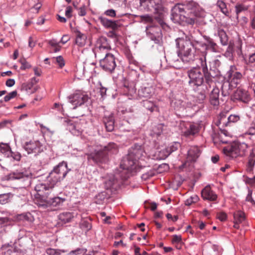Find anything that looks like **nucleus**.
Segmentation results:
<instances>
[{
  "mask_svg": "<svg viewBox=\"0 0 255 255\" xmlns=\"http://www.w3.org/2000/svg\"><path fill=\"white\" fill-rule=\"evenodd\" d=\"M203 11L199 4L193 0L176 3L171 9V19L175 23L193 25Z\"/></svg>",
  "mask_w": 255,
  "mask_h": 255,
  "instance_id": "obj_1",
  "label": "nucleus"
},
{
  "mask_svg": "<svg viewBox=\"0 0 255 255\" xmlns=\"http://www.w3.org/2000/svg\"><path fill=\"white\" fill-rule=\"evenodd\" d=\"M54 187L39 183L35 186L37 193L35 195L34 202L39 207L45 209L50 206H59L65 201V199L54 197L52 193Z\"/></svg>",
  "mask_w": 255,
  "mask_h": 255,
  "instance_id": "obj_2",
  "label": "nucleus"
},
{
  "mask_svg": "<svg viewBox=\"0 0 255 255\" xmlns=\"http://www.w3.org/2000/svg\"><path fill=\"white\" fill-rule=\"evenodd\" d=\"M202 70L199 66L192 67L188 70L187 75L189 78L188 84L194 90L198 87H205L206 90L211 87L213 83V79L216 77V75L212 74L211 68L209 69V78L206 77L205 73L202 72Z\"/></svg>",
  "mask_w": 255,
  "mask_h": 255,
  "instance_id": "obj_3",
  "label": "nucleus"
},
{
  "mask_svg": "<svg viewBox=\"0 0 255 255\" xmlns=\"http://www.w3.org/2000/svg\"><path fill=\"white\" fill-rule=\"evenodd\" d=\"M191 34L185 35V37H179L176 39V45L178 48V56L184 63H191L195 60V44L192 42Z\"/></svg>",
  "mask_w": 255,
  "mask_h": 255,
  "instance_id": "obj_4",
  "label": "nucleus"
},
{
  "mask_svg": "<svg viewBox=\"0 0 255 255\" xmlns=\"http://www.w3.org/2000/svg\"><path fill=\"white\" fill-rule=\"evenodd\" d=\"M140 2L145 10L153 13L154 19L161 26L165 24L164 22L165 9L162 0H140Z\"/></svg>",
  "mask_w": 255,
  "mask_h": 255,
  "instance_id": "obj_5",
  "label": "nucleus"
},
{
  "mask_svg": "<svg viewBox=\"0 0 255 255\" xmlns=\"http://www.w3.org/2000/svg\"><path fill=\"white\" fill-rule=\"evenodd\" d=\"M71 171V169L68 167L67 162L63 161L60 162L49 173L46 184L54 187L56 183L63 180Z\"/></svg>",
  "mask_w": 255,
  "mask_h": 255,
  "instance_id": "obj_6",
  "label": "nucleus"
},
{
  "mask_svg": "<svg viewBox=\"0 0 255 255\" xmlns=\"http://www.w3.org/2000/svg\"><path fill=\"white\" fill-rule=\"evenodd\" d=\"M249 145L245 142H234L230 146L225 147L224 151L227 155L232 157L244 156L247 152Z\"/></svg>",
  "mask_w": 255,
  "mask_h": 255,
  "instance_id": "obj_7",
  "label": "nucleus"
},
{
  "mask_svg": "<svg viewBox=\"0 0 255 255\" xmlns=\"http://www.w3.org/2000/svg\"><path fill=\"white\" fill-rule=\"evenodd\" d=\"M136 162L135 159L130 157L128 154L123 158L120 164V168L122 171L119 173L123 180H126L129 177L130 173L128 171L134 168Z\"/></svg>",
  "mask_w": 255,
  "mask_h": 255,
  "instance_id": "obj_8",
  "label": "nucleus"
},
{
  "mask_svg": "<svg viewBox=\"0 0 255 255\" xmlns=\"http://www.w3.org/2000/svg\"><path fill=\"white\" fill-rule=\"evenodd\" d=\"M98 20L104 27L112 29L108 33L109 37L112 38H118V35L116 31L122 26L119 20H110L103 15L100 16L98 17Z\"/></svg>",
  "mask_w": 255,
  "mask_h": 255,
  "instance_id": "obj_9",
  "label": "nucleus"
},
{
  "mask_svg": "<svg viewBox=\"0 0 255 255\" xmlns=\"http://www.w3.org/2000/svg\"><path fill=\"white\" fill-rule=\"evenodd\" d=\"M105 55V57L100 60V66L105 71L112 73L117 66L116 58L113 54L109 53H106Z\"/></svg>",
  "mask_w": 255,
  "mask_h": 255,
  "instance_id": "obj_10",
  "label": "nucleus"
},
{
  "mask_svg": "<svg viewBox=\"0 0 255 255\" xmlns=\"http://www.w3.org/2000/svg\"><path fill=\"white\" fill-rule=\"evenodd\" d=\"M181 132L186 137H191L197 135L201 128V126L198 123H186L181 125Z\"/></svg>",
  "mask_w": 255,
  "mask_h": 255,
  "instance_id": "obj_11",
  "label": "nucleus"
},
{
  "mask_svg": "<svg viewBox=\"0 0 255 255\" xmlns=\"http://www.w3.org/2000/svg\"><path fill=\"white\" fill-rule=\"evenodd\" d=\"M32 174L29 171H15L7 176L8 180H21L24 183V185L28 186L31 184Z\"/></svg>",
  "mask_w": 255,
  "mask_h": 255,
  "instance_id": "obj_12",
  "label": "nucleus"
},
{
  "mask_svg": "<svg viewBox=\"0 0 255 255\" xmlns=\"http://www.w3.org/2000/svg\"><path fill=\"white\" fill-rule=\"evenodd\" d=\"M96 46L95 56L96 57L100 58L102 53L106 54V53H108V51L111 49L110 44L107 38L104 36H101L97 39Z\"/></svg>",
  "mask_w": 255,
  "mask_h": 255,
  "instance_id": "obj_13",
  "label": "nucleus"
},
{
  "mask_svg": "<svg viewBox=\"0 0 255 255\" xmlns=\"http://www.w3.org/2000/svg\"><path fill=\"white\" fill-rule=\"evenodd\" d=\"M23 148L28 154H38L43 151V145L39 140H30L25 142L22 145Z\"/></svg>",
  "mask_w": 255,
  "mask_h": 255,
  "instance_id": "obj_14",
  "label": "nucleus"
},
{
  "mask_svg": "<svg viewBox=\"0 0 255 255\" xmlns=\"http://www.w3.org/2000/svg\"><path fill=\"white\" fill-rule=\"evenodd\" d=\"M147 36L156 44L160 43L162 39L161 29L160 26L149 25L146 28Z\"/></svg>",
  "mask_w": 255,
  "mask_h": 255,
  "instance_id": "obj_15",
  "label": "nucleus"
},
{
  "mask_svg": "<svg viewBox=\"0 0 255 255\" xmlns=\"http://www.w3.org/2000/svg\"><path fill=\"white\" fill-rule=\"evenodd\" d=\"M89 99L87 95L81 92H78L69 97V102L73 106V109L87 102Z\"/></svg>",
  "mask_w": 255,
  "mask_h": 255,
  "instance_id": "obj_16",
  "label": "nucleus"
},
{
  "mask_svg": "<svg viewBox=\"0 0 255 255\" xmlns=\"http://www.w3.org/2000/svg\"><path fill=\"white\" fill-rule=\"evenodd\" d=\"M87 159L89 161L93 160L96 163L106 162L108 160V155L103 150H95L90 153H88Z\"/></svg>",
  "mask_w": 255,
  "mask_h": 255,
  "instance_id": "obj_17",
  "label": "nucleus"
},
{
  "mask_svg": "<svg viewBox=\"0 0 255 255\" xmlns=\"http://www.w3.org/2000/svg\"><path fill=\"white\" fill-rule=\"evenodd\" d=\"M243 75L241 73L235 71V67L231 66L230 69L226 74V78L230 80L233 87H236L240 83Z\"/></svg>",
  "mask_w": 255,
  "mask_h": 255,
  "instance_id": "obj_18",
  "label": "nucleus"
},
{
  "mask_svg": "<svg viewBox=\"0 0 255 255\" xmlns=\"http://www.w3.org/2000/svg\"><path fill=\"white\" fill-rule=\"evenodd\" d=\"M232 99L234 101H239L247 104L251 101V97L248 91L242 89H238L234 93Z\"/></svg>",
  "mask_w": 255,
  "mask_h": 255,
  "instance_id": "obj_19",
  "label": "nucleus"
},
{
  "mask_svg": "<svg viewBox=\"0 0 255 255\" xmlns=\"http://www.w3.org/2000/svg\"><path fill=\"white\" fill-rule=\"evenodd\" d=\"M103 123L104 124L107 131H112L114 129L115 124V120L113 114L112 113L109 114H105L103 118Z\"/></svg>",
  "mask_w": 255,
  "mask_h": 255,
  "instance_id": "obj_20",
  "label": "nucleus"
},
{
  "mask_svg": "<svg viewBox=\"0 0 255 255\" xmlns=\"http://www.w3.org/2000/svg\"><path fill=\"white\" fill-rule=\"evenodd\" d=\"M144 152L141 146L139 145H134V147H131L128 151V154L132 158H134L136 161L143 156Z\"/></svg>",
  "mask_w": 255,
  "mask_h": 255,
  "instance_id": "obj_21",
  "label": "nucleus"
},
{
  "mask_svg": "<svg viewBox=\"0 0 255 255\" xmlns=\"http://www.w3.org/2000/svg\"><path fill=\"white\" fill-rule=\"evenodd\" d=\"M255 167V148H253L247 158L246 170L249 173H253Z\"/></svg>",
  "mask_w": 255,
  "mask_h": 255,
  "instance_id": "obj_22",
  "label": "nucleus"
},
{
  "mask_svg": "<svg viewBox=\"0 0 255 255\" xmlns=\"http://www.w3.org/2000/svg\"><path fill=\"white\" fill-rule=\"evenodd\" d=\"M201 196L204 200L215 201L217 195L211 190L210 186H206L201 192Z\"/></svg>",
  "mask_w": 255,
  "mask_h": 255,
  "instance_id": "obj_23",
  "label": "nucleus"
},
{
  "mask_svg": "<svg viewBox=\"0 0 255 255\" xmlns=\"http://www.w3.org/2000/svg\"><path fill=\"white\" fill-rule=\"evenodd\" d=\"M219 93V88L217 87H215L213 88L210 95V104L216 108L218 107L220 104Z\"/></svg>",
  "mask_w": 255,
  "mask_h": 255,
  "instance_id": "obj_24",
  "label": "nucleus"
},
{
  "mask_svg": "<svg viewBox=\"0 0 255 255\" xmlns=\"http://www.w3.org/2000/svg\"><path fill=\"white\" fill-rule=\"evenodd\" d=\"M200 154V150L198 147H191L188 152L187 159L191 162H195Z\"/></svg>",
  "mask_w": 255,
  "mask_h": 255,
  "instance_id": "obj_25",
  "label": "nucleus"
},
{
  "mask_svg": "<svg viewBox=\"0 0 255 255\" xmlns=\"http://www.w3.org/2000/svg\"><path fill=\"white\" fill-rule=\"evenodd\" d=\"M235 87L232 86V84L228 79H227V80L223 81L221 87L222 96L226 97L229 95L232 88Z\"/></svg>",
  "mask_w": 255,
  "mask_h": 255,
  "instance_id": "obj_26",
  "label": "nucleus"
},
{
  "mask_svg": "<svg viewBox=\"0 0 255 255\" xmlns=\"http://www.w3.org/2000/svg\"><path fill=\"white\" fill-rule=\"evenodd\" d=\"M174 151L171 147L170 148H164L160 150L157 151L154 156L156 159L163 160L167 158L171 153Z\"/></svg>",
  "mask_w": 255,
  "mask_h": 255,
  "instance_id": "obj_27",
  "label": "nucleus"
},
{
  "mask_svg": "<svg viewBox=\"0 0 255 255\" xmlns=\"http://www.w3.org/2000/svg\"><path fill=\"white\" fill-rule=\"evenodd\" d=\"M221 57V56H218L213 59L212 61L210 62V69L211 68V72L212 74L216 75V77L220 73L218 68L221 66V62L219 58Z\"/></svg>",
  "mask_w": 255,
  "mask_h": 255,
  "instance_id": "obj_28",
  "label": "nucleus"
},
{
  "mask_svg": "<svg viewBox=\"0 0 255 255\" xmlns=\"http://www.w3.org/2000/svg\"><path fill=\"white\" fill-rule=\"evenodd\" d=\"M153 93V89L151 87H141L138 90V95L140 98H149Z\"/></svg>",
  "mask_w": 255,
  "mask_h": 255,
  "instance_id": "obj_29",
  "label": "nucleus"
},
{
  "mask_svg": "<svg viewBox=\"0 0 255 255\" xmlns=\"http://www.w3.org/2000/svg\"><path fill=\"white\" fill-rule=\"evenodd\" d=\"M219 247L215 245L205 246L203 252L205 255H219Z\"/></svg>",
  "mask_w": 255,
  "mask_h": 255,
  "instance_id": "obj_30",
  "label": "nucleus"
},
{
  "mask_svg": "<svg viewBox=\"0 0 255 255\" xmlns=\"http://www.w3.org/2000/svg\"><path fill=\"white\" fill-rule=\"evenodd\" d=\"M76 34L75 43L80 47L84 46L86 42L87 36L78 30H74Z\"/></svg>",
  "mask_w": 255,
  "mask_h": 255,
  "instance_id": "obj_31",
  "label": "nucleus"
},
{
  "mask_svg": "<svg viewBox=\"0 0 255 255\" xmlns=\"http://www.w3.org/2000/svg\"><path fill=\"white\" fill-rule=\"evenodd\" d=\"M207 55V52L205 51L203 53V55L202 56L199 57V60L200 61V63L201 64V69L202 70V72L203 73H205V74L206 75V77L208 78H209V74H210L209 73V70L208 68L207 65V62H206V56Z\"/></svg>",
  "mask_w": 255,
  "mask_h": 255,
  "instance_id": "obj_32",
  "label": "nucleus"
},
{
  "mask_svg": "<svg viewBox=\"0 0 255 255\" xmlns=\"http://www.w3.org/2000/svg\"><path fill=\"white\" fill-rule=\"evenodd\" d=\"M74 218V215L72 213L70 212H63L59 214L58 216V219L59 220V223L63 225L69 223Z\"/></svg>",
  "mask_w": 255,
  "mask_h": 255,
  "instance_id": "obj_33",
  "label": "nucleus"
},
{
  "mask_svg": "<svg viewBox=\"0 0 255 255\" xmlns=\"http://www.w3.org/2000/svg\"><path fill=\"white\" fill-rule=\"evenodd\" d=\"M206 39L207 43H205V45H204L203 48L206 50H211L213 52H216L218 49L217 44L210 37H206Z\"/></svg>",
  "mask_w": 255,
  "mask_h": 255,
  "instance_id": "obj_34",
  "label": "nucleus"
},
{
  "mask_svg": "<svg viewBox=\"0 0 255 255\" xmlns=\"http://www.w3.org/2000/svg\"><path fill=\"white\" fill-rule=\"evenodd\" d=\"M103 151H105L107 153L115 154L118 151V147L117 145L114 142H110L107 146L104 147Z\"/></svg>",
  "mask_w": 255,
  "mask_h": 255,
  "instance_id": "obj_35",
  "label": "nucleus"
},
{
  "mask_svg": "<svg viewBox=\"0 0 255 255\" xmlns=\"http://www.w3.org/2000/svg\"><path fill=\"white\" fill-rule=\"evenodd\" d=\"M240 119V117L237 115H231L228 118V121L227 122H223V119L221 120V122H223V125L226 127L231 126L232 124H234L238 122Z\"/></svg>",
  "mask_w": 255,
  "mask_h": 255,
  "instance_id": "obj_36",
  "label": "nucleus"
},
{
  "mask_svg": "<svg viewBox=\"0 0 255 255\" xmlns=\"http://www.w3.org/2000/svg\"><path fill=\"white\" fill-rule=\"evenodd\" d=\"M142 106L150 112H152L157 109L155 104L150 101L143 100L141 102Z\"/></svg>",
  "mask_w": 255,
  "mask_h": 255,
  "instance_id": "obj_37",
  "label": "nucleus"
},
{
  "mask_svg": "<svg viewBox=\"0 0 255 255\" xmlns=\"http://www.w3.org/2000/svg\"><path fill=\"white\" fill-rule=\"evenodd\" d=\"M10 150L11 148L9 144L0 142V151L4 156L8 157Z\"/></svg>",
  "mask_w": 255,
  "mask_h": 255,
  "instance_id": "obj_38",
  "label": "nucleus"
},
{
  "mask_svg": "<svg viewBox=\"0 0 255 255\" xmlns=\"http://www.w3.org/2000/svg\"><path fill=\"white\" fill-rule=\"evenodd\" d=\"M216 4L223 13L227 16L229 15V11L227 7V4L224 1L221 0H218Z\"/></svg>",
  "mask_w": 255,
  "mask_h": 255,
  "instance_id": "obj_39",
  "label": "nucleus"
},
{
  "mask_svg": "<svg viewBox=\"0 0 255 255\" xmlns=\"http://www.w3.org/2000/svg\"><path fill=\"white\" fill-rule=\"evenodd\" d=\"M162 131L163 125L158 124L153 127L150 134L152 136H158L162 133Z\"/></svg>",
  "mask_w": 255,
  "mask_h": 255,
  "instance_id": "obj_40",
  "label": "nucleus"
},
{
  "mask_svg": "<svg viewBox=\"0 0 255 255\" xmlns=\"http://www.w3.org/2000/svg\"><path fill=\"white\" fill-rule=\"evenodd\" d=\"M206 90L205 87H202V91L200 92H198L196 94L195 97L196 98V101L200 103H202L206 98V91H208Z\"/></svg>",
  "mask_w": 255,
  "mask_h": 255,
  "instance_id": "obj_41",
  "label": "nucleus"
},
{
  "mask_svg": "<svg viewBox=\"0 0 255 255\" xmlns=\"http://www.w3.org/2000/svg\"><path fill=\"white\" fill-rule=\"evenodd\" d=\"M218 33L221 44L223 45H227L228 44V38L225 31L224 30L220 29L218 30Z\"/></svg>",
  "mask_w": 255,
  "mask_h": 255,
  "instance_id": "obj_42",
  "label": "nucleus"
},
{
  "mask_svg": "<svg viewBox=\"0 0 255 255\" xmlns=\"http://www.w3.org/2000/svg\"><path fill=\"white\" fill-rule=\"evenodd\" d=\"M234 218L237 223H241L245 219V213L241 211H238L234 214Z\"/></svg>",
  "mask_w": 255,
  "mask_h": 255,
  "instance_id": "obj_43",
  "label": "nucleus"
},
{
  "mask_svg": "<svg viewBox=\"0 0 255 255\" xmlns=\"http://www.w3.org/2000/svg\"><path fill=\"white\" fill-rule=\"evenodd\" d=\"M248 6L242 3H238L235 6L236 12L237 14V18H238L239 14L243 12L247 11L248 9Z\"/></svg>",
  "mask_w": 255,
  "mask_h": 255,
  "instance_id": "obj_44",
  "label": "nucleus"
},
{
  "mask_svg": "<svg viewBox=\"0 0 255 255\" xmlns=\"http://www.w3.org/2000/svg\"><path fill=\"white\" fill-rule=\"evenodd\" d=\"M173 104L175 109L177 110H182L184 109L185 102L181 100H175Z\"/></svg>",
  "mask_w": 255,
  "mask_h": 255,
  "instance_id": "obj_45",
  "label": "nucleus"
},
{
  "mask_svg": "<svg viewBox=\"0 0 255 255\" xmlns=\"http://www.w3.org/2000/svg\"><path fill=\"white\" fill-rule=\"evenodd\" d=\"M117 178L118 177H116V179L114 177L111 178L109 180L105 182V186L107 189L115 188V185L118 182Z\"/></svg>",
  "mask_w": 255,
  "mask_h": 255,
  "instance_id": "obj_46",
  "label": "nucleus"
},
{
  "mask_svg": "<svg viewBox=\"0 0 255 255\" xmlns=\"http://www.w3.org/2000/svg\"><path fill=\"white\" fill-rule=\"evenodd\" d=\"M140 19L142 22H149L152 23L153 22L154 17L153 18L152 16L149 14H144L140 15Z\"/></svg>",
  "mask_w": 255,
  "mask_h": 255,
  "instance_id": "obj_47",
  "label": "nucleus"
},
{
  "mask_svg": "<svg viewBox=\"0 0 255 255\" xmlns=\"http://www.w3.org/2000/svg\"><path fill=\"white\" fill-rule=\"evenodd\" d=\"M11 157L14 160H16L17 161H19L21 158V154L17 151H12L11 150L10 151L9 154H8V157Z\"/></svg>",
  "mask_w": 255,
  "mask_h": 255,
  "instance_id": "obj_48",
  "label": "nucleus"
},
{
  "mask_svg": "<svg viewBox=\"0 0 255 255\" xmlns=\"http://www.w3.org/2000/svg\"><path fill=\"white\" fill-rule=\"evenodd\" d=\"M245 134L249 135H255V117Z\"/></svg>",
  "mask_w": 255,
  "mask_h": 255,
  "instance_id": "obj_49",
  "label": "nucleus"
},
{
  "mask_svg": "<svg viewBox=\"0 0 255 255\" xmlns=\"http://www.w3.org/2000/svg\"><path fill=\"white\" fill-rule=\"evenodd\" d=\"M10 196V193L0 194V204L3 205L8 203Z\"/></svg>",
  "mask_w": 255,
  "mask_h": 255,
  "instance_id": "obj_50",
  "label": "nucleus"
},
{
  "mask_svg": "<svg viewBox=\"0 0 255 255\" xmlns=\"http://www.w3.org/2000/svg\"><path fill=\"white\" fill-rule=\"evenodd\" d=\"M62 251L59 249H54L52 248H48L46 250V253L48 255H60Z\"/></svg>",
  "mask_w": 255,
  "mask_h": 255,
  "instance_id": "obj_51",
  "label": "nucleus"
},
{
  "mask_svg": "<svg viewBox=\"0 0 255 255\" xmlns=\"http://www.w3.org/2000/svg\"><path fill=\"white\" fill-rule=\"evenodd\" d=\"M17 95L16 91H13L9 93L4 97V101L7 102L11 99L15 98Z\"/></svg>",
  "mask_w": 255,
  "mask_h": 255,
  "instance_id": "obj_52",
  "label": "nucleus"
},
{
  "mask_svg": "<svg viewBox=\"0 0 255 255\" xmlns=\"http://www.w3.org/2000/svg\"><path fill=\"white\" fill-rule=\"evenodd\" d=\"M80 227L82 229H85L87 231H88L91 229L92 225L89 221L87 220H84L81 223Z\"/></svg>",
  "mask_w": 255,
  "mask_h": 255,
  "instance_id": "obj_53",
  "label": "nucleus"
},
{
  "mask_svg": "<svg viewBox=\"0 0 255 255\" xmlns=\"http://www.w3.org/2000/svg\"><path fill=\"white\" fill-rule=\"evenodd\" d=\"M106 198V195L103 193H101L98 194L96 196V202L97 204H101V202H102Z\"/></svg>",
  "mask_w": 255,
  "mask_h": 255,
  "instance_id": "obj_54",
  "label": "nucleus"
},
{
  "mask_svg": "<svg viewBox=\"0 0 255 255\" xmlns=\"http://www.w3.org/2000/svg\"><path fill=\"white\" fill-rule=\"evenodd\" d=\"M19 62L21 64L20 67V69L21 70H25L26 69L29 68L31 67L30 65L24 59H20Z\"/></svg>",
  "mask_w": 255,
  "mask_h": 255,
  "instance_id": "obj_55",
  "label": "nucleus"
},
{
  "mask_svg": "<svg viewBox=\"0 0 255 255\" xmlns=\"http://www.w3.org/2000/svg\"><path fill=\"white\" fill-rule=\"evenodd\" d=\"M104 14L112 17H115L116 16V11L113 9H110L106 10L104 12Z\"/></svg>",
  "mask_w": 255,
  "mask_h": 255,
  "instance_id": "obj_56",
  "label": "nucleus"
},
{
  "mask_svg": "<svg viewBox=\"0 0 255 255\" xmlns=\"http://www.w3.org/2000/svg\"><path fill=\"white\" fill-rule=\"evenodd\" d=\"M56 63L59 65L60 68H62L65 65V62L63 58L61 56H59L56 58Z\"/></svg>",
  "mask_w": 255,
  "mask_h": 255,
  "instance_id": "obj_57",
  "label": "nucleus"
},
{
  "mask_svg": "<svg viewBox=\"0 0 255 255\" xmlns=\"http://www.w3.org/2000/svg\"><path fill=\"white\" fill-rule=\"evenodd\" d=\"M182 241V237L180 235H175L173 236L172 243L173 244H178L181 243Z\"/></svg>",
  "mask_w": 255,
  "mask_h": 255,
  "instance_id": "obj_58",
  "label": "nucleus"
},
{
  "mask_svg": "<svg viewBox=\"0 0 255 255\" xmlns=\"http://www.w3.org/2000/svg\"><path fill=\"white\" fill-rule=\"evenodd\" d=\"M125 87L127 89V90L128 91V93L130 95H132V94H134L136 92V89L134 87V86H129L128 85L127 86L126 84L125 85Z\"/></svg>",
  "mask_w": 255,
  "mask_h": 255,
  "instance_id": "obj_59",
  "label": "nucleus"
},
{
  "mask_svg": "<svg viewBox=\"0 0 255 255\" xmlns=\"http://www.w3.org/2000/svg\"><path fill=\"white\" fill-rule=\"evenodd\" d=\"M125 87L127 89V90L128 91V93L130 95H132V94H134L136 92V89L134 87V86H129L128 85L127 86L126 84L125 85Z\"/></svg>",
  "mask_w": 255,
  "mask_h": 255,
  "instance_id": "obj_60",
  "label": "nucleus"
},
{
  "mask_svg": "<svg viewBox=\"0 0 255 255\" xmlns=\"http://www.w3.org/2000/svg\"><path fill=\"white\" fill-rule=\"evenodd\" d=\"M245 62L247 64L249 63H253L255 62V52L251 54L249 56L248 61L245 60Z\"/></svg>",
  "mask_w": 255,
  "mask_h": 255,
  "instance_id": "obj_61",
  "label": "nucleus"
},
{
  "mask_svg": "<svg viewBox=\"0 0 255 255\" xmlns=\"http://www.w3.org/2000/svg\"><path fill=\"white\" fill-rule=\"evenodd\" d=\"M227 214L224 212H221L218 214L217 218L221 221H224L227 219Z\"/></svg>",
  "mask_w": 255,
  "mask_h": 255,
  "instance_id": "obj_62",
  "label": "nucleus"
},
{
  "mask_svg": "<svg viewBox=\"0 0 255 255\" xmlns=\"http://www.w3.org/2000/svg\"><path fill=\"white\" fill-rule=\"evenodd\" d=\"M72 8L71 6H68L66 7L65 11V15L67 18H71L72 17Z\"/></svg>",
  "mask_w": 255,
  "mask_h": 255,
  "instance_id": "obj_63",
  "label": "nucleus"
},
{
  "mask_svg": "<svg viewBox=\"0 0 255 255\" xmlns=\"http://www.w3.org/2000/svg\"><path fill=\"white\" fill-rule=\"evenodd\" d=\"M250 26L253 29L255 30V11L254 14L250 17Z\"/></svg>",
  "mask_w": 255,
  "mask_h": 255,
  "instance_id": "obj_64",
  "label": "nucleus"
}]
</instances>
